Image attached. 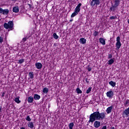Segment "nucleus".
Segmentation results:
<instances>
[{
  "label": "nucleus",
  "instance_id": "obj_35",
  "mask_svg": "<svg viewBox=\"0 0 129 129\" xmlns=\"http://www.w3.org/2000/svg\"><path fill=\"white\" fill-rule=\"evenodd\" d=\"M112 58V55L111 54H110L108 55V59H111Z\"/></svg>",
  "mask_w": 129,
  "mask_h": 129
},
{
  "label": "nucleus",
  "instance_id": "obj_46",
  "mask_svg": "<svg viewBox=\"0 0 129 129\" xmlns=\"http://www.w3.org/2000/svg\"><path fill=\"white\" fill-rule=\"evenodd\" d=\"M70 22H73V19H71L70 20Z\"/></svg>",
  "mask_w": 129,
  "mask_h": 129
},
{
  "label": "nucleus",
  "instance_id": "obj_16",
  "mask_svg": "<svg viewBox=\"0 0 129 129\" xmlns=\"http://www.w3.org/2000/svg\"><path fill=\"white\" fill-rule=\"evenodd\" d=\"M28 126L30 128H34V122H29L28 123Z\"/></svg>",
  "mask_w": 129,
  "mask_h": 129
},
{
  "label": "nucleus",
  "instance_id": "obj_25",
  "mask_svg": "<svg viewBox=\"0 0 129 129\" xmlns=\"http://www.w3.org/2000/svg\"><path fill=\"white\" fill-rule=\"evenodd\" d=\"M73 126H74V123L71 122L69 124V127L70 129H73Z\"/></svg>",
  "mask_w": 129,
  "mask_h": 129
},
{
  "label": "nucleus",
  "instance_id": "obj_9",
  "mask_svg": "<svg viewBox=\"0 0 129 129\" xmlns=\"http://www.w3.org/2000/svg\"><path fill=\"white\" fill-rule=\"evenodd\" d=\"M79 42L81 44L84 45V44H86V39L84 38H81L80 39Z\"/></svg>",
  "mask_w": 129,
  "mask_h": 129
},
{
  "label": "nucleus",
  "instance_id": "obj_20",
  "mask_svg": "<svg viewBox=\"0 0 129 129\" xmlns=\"http://www.w3.org/2000/svg\"><path fill=\"white\" fill-rule=\"evenodd\" d=\"M78 13L79 12H78L76 10H75V12L71 15V18H74V17L77 16V15H78Z\"/></svg>",
  "mask_w": 129,
  "mask_h": 129
},
{
  "label": "nucleus",
  "instance_id": "obj_12",
  "mask_svg": "<svg viewBox=\"0 0 129 129\" xmlns=\"http://www.w3.org/2000/svg\"><path fill=\"white\" fill-rule=\"evenodd\" d=\"M113 107L112 106H111L107 108V109L106 110V111L108 114L110 113V112H111V110H112Z\"/></svg>",
  "mask_w": 129,
  "mask_h": 129
},
{
  "label": "nucleus",
  "instance_id": "obj_28",
  "mask_svg": "<svg viewBox=\"0 0 129 129\" xmlns=\"http://www.w3.org/2000/svg\"><path fill=\"white\" fill-rule=\"evenodd\" d=\"M91 89H92V88H91V87L89 88L87 90L86 93H87V94H88V93H90V92H91Z\"/></svg>",
  "mask_w": 129,
  "mask_h": 129
},
{
  "label": "nucleus",
  "instance_id": "obj_37",
  "mask_svg": "<svg viewBox=\"0 0 129 129\" xmlns=\"http://www.w3.org/2000/svg\"><path fill=\"white\" fill-rule=\"evenodd\" d=\"M107 127H106V125L103 126L101 129H107Z\"/></svg>",
  "mask_w": 129,
  "mask_h": 129
},
{
  "label": "nucleus",
  "instance_id": "obj_3",
  "mask_svg": "<svg viewBox=\"0 0 129 129\" xmlns=\"http://www.w3.org/2000/svg\"><path fill=\"white\" fill-rule=\"evenodd\" d=\"M4 27L6 30H8V29H13V27H14V22L12 21H10L8 22V23H5L4 24Z\"/></svg>",
  "mask_w": 129,
  "mask_h": 129
},
{
  "label": "nucleus",
  "instance_id": "obj_6",
  "mask_svg": "<svg viewBox=\"0 0 129 129\" xmlns=\"http://www.w3.org/2000/svg\"><path fill=\"white\" fill-rule=\"evenodd\" d=\"M113 95H114V93H113V91L112 90H109L106 93L107 97H109V98H112Z\"/></svg>",
  "mask_w": 129,
  "mask_h": 129
},
{
  "label": "nucleus",
  "instance_id": "obj_4",
  "mask_svg": "<svg viewBox=\"0 0 129 129\" xmlns=\"http://www.w3.org/2000/svg\"><path fill=\"white\" fill-rule=\"evenodd\" d=\"M116 47L117 48V49L118 50L120 47H121V43H120V37L119 36H118L116 38Z\"/></svg>",
  "mask_w": 129,
  "mask_h": 129
},
{
  "label": "nucleus",
  "instance_id": "obj_38",
  "mask_svg": "<svg viewBox=\"0 0 129 129\" xmlns=\"http://www.w3.org/2000/svg\"><path fill=\"white\" fill-rule=\"evenodd\" d=\"M88 71L89 72H90V71H91V68H90V67L88 68Z\"/></svg>",
  "mask_w": 129,
  "mask_h": 129
},
{
  "label": "nucleus",
  "instance_id": "obj_11",
  "mask_svg": "<svg viewBox=\"0 0 129 129\" xmlns=\"http://www.w3.org/2000/svg\"><path fill=\"white\" fill-rule=\"evenodd\" d=\"M27 101L28 103H32L34 101V98L32 96L28 97L27 99Z\"/></svg>",
  "mask_w": 129,
  "mask_h": 129
},
{
  "label": "nucleus",
  "instance_id": "obj_15",
  "mask_svg": "<svg viewBox=\"0 0 129 129\" xmlns=\"http://www.w3.org/2000/svg\"><path fill=\"white\" fill-rule=\"evenodd\" d=\"M33 98L35 99V100H39V99L41 98V96L37 94H34Z\"/></svg>",
  "mask_w": 129,
  "mask_h": 129
},
{
  "label": "nucleus",
  "instance_id": "obj_22",
  "mask_svg": "<svg viewBox=\"0 0 129 129\" xmlns=\"http://www.w3.org/2000/svg\"><path fill=\"white\" fill-rule=\"evenodd\" d=\"M43 93L47 94V93H48V92H49V89H48V88H44L43 89Z\"/></svg>",
  "mask_w": 129,
  "mask_h": 129
},
{
  "label": "nucleus",
  "instance_id": "obj_1",
  "mask_svg": "<svg viewBox=\"0 0 129 129\" xmlns=\"http://www.w3.org/2000/svg\"><path fill=\"white\" fill-rule=\"evenodd\" d=\"M106 113L104 112L100 113L99 111L94 112L91 114L89 117L88 122L93 123L94 126L96 128H98L100 126V121L98 120H103L106 117Z\"/></svg>",
  "mask_w": 129,
  "mask_h": 129
},
{
  "label": "nucleus",
  "instance_id": "obj_24",
  "mask_svg": "<svg viewBox=\"0 0 129 129\" xmlns=\"http://www.w3.org/2000/svg\"><path fill=\"white\" fill-rule=\"evenodd\" d=\"M52 36L54 39H55V40H57L59 38V36L57 35V34L56 33H54Z\"/></svg>",
  "mask_w": 129,
  "mask_h": 129
},
{
  "label": "nucleus",
  "instance_id": "obj_40",
  "mask_svg": "<svg viewBox=\"0 0 129 129\" xmlns=\"http://www.w3.org/2000/svg\"><path fill=\"white\" fill-rule=\"evenodd\" d=\"M6 94V93L5 92H3V94H2V97H4L5 96V95Z\"/></svg>",
  "mask_w": 129,
  "mask_h": 129
},
{
  "label": "nucleus",
  "instance_id": "obj_33",
  "mask_svg": "<svg viewBox=\"0 0 129 129\" xmlns=\"http://www.w3.org/2000/svg\"><path fill=\"white\" fill-rule=\"evenodd\" d=\"M28 39H29V37H26L23 38L22 42H26V41H27V40H28Z\"/></svg>",
  "mask_w": 129,
  "mask_h": 129
},
{
  "label": "nucleus",
  "instance_id": "obj_18",
  "mask_svg": "<svg viewBox=\"0 0 129 129\" xmlns=\"http://www.w3.org/2000/svg\"><path fill=\"white\" fill-rule=\"evenodd\" d=\"M109 84L112 86V87H114L115 86V85H116V83H115V82H113L112 81H110L109 82Z\"/></svg>",
  "mask_w": 129,
  "mask_h": 129
},
{
  "label": "nucleus",
  "instance_id": "obj_32",
  "mask_svg": "<svg viewBox=\"0 0 129 129\" xmlns=\"http://www.w3.org/2000/svg\"><path fill=\"white\" fill-rule=\"evenodd\" d=\"M26 120H27V121H31V120H32V119H31V118H30V116H27V117L26 118Z\"/></svg>",
  "mask_w": 129,
  "mask_h": 129
},
{
  "label": "nucleus",
  "instance_id": "obj_17",
  "mask_svg": "<svg viewBox=\"0 0 129 129\" xmlns=\"http://www.w3.org/2000/svg\"><path fill=\"white\" fill-rule=\"evenodd\" d=\"M9 13H10L9 9H4L3 10V12L2 14L3 15H6L7 16V15H8Z\"/></svg>",
  "mask_w": 129,
  "mask_h": 129
},
{
  "label": "nucleus",
  "instance_id": "obj_26",
  "mask_svg": "<svg viewBox=\"0 0 129 129\" xmlns=\"http://www.w3.org/2000/svg\"><path fill=\"white\" fill-rule=\"evenodd\" d=\"M76 91L78 94H81V93H82V91H81V90H80V89L79 88L76 89Z\"/></svg>",
  "mask_w": 129,
  "mask_h": 129
},
{
  "label": "nucleus",
  "instance_id": "obj_14",
  "mask_svg": "<svg viewBox=\"0 0 129 129\" xmlns=\"http://www.w3.org/2000/svg\"><path fill=\"white\" fill-rule=\"evenodd\" d=\"M99 42L102 45H105V40L103 39V38H99Z\"/></svg>",
  "mask_w": 129,
  "mask_h": 129
},
{
  "label": "nucleus",
  "instance_id": "obj_42",
  "mask_svg": "<svg viewBox=\"0 0 129 129\" xmlns=\"http://www.w3.org/2000/svg\"><path fill=\"white\" fill-rule=\"evenodd\" d=\"M20 129H26V128L24 127H22L20 128Z\"/></svg>",
  "mask_w": 129,
  "mask_h": 129
},
{
  "label": "nucleus",
  "instance_id": "obj_34",
  "mask_svg": "<svg viewBox=\"0 0 129 129\" xmlns=\"http://www.w3.org/2000/svg\"><path fill=\"white\" fill-rule=\"evenodd\" d=\"M4 42V38L0 36V44H2Z\"/></svg>",
  "mask_w": 129,
  "mask_h": 129
},
{
  "label": "nucleus",
  "instance_id": "obj_43",
  "mask_svg": "<svg viewBox=\"0 0 129 129\" xmlns=\"http://www.w3.org/2000/svg\"><path fill=\"white\" fill-rule=\"evenodd\" d=\"M11 1H12V2H17V1L18 0H11Z\"/></svg>",
  "mask_w": 129,
  "mask_h": 129
},
{
  "label": "nucleus",
  "instance_id": "obj_48",
  "mask_svg": "<svg viewBox=\"0 0 129 129\" xmlns=\"http://www.w3.org/2000/svg\"><path fill=\"white\" fill-rule=\"evenodd\" d=\"M0 129H4V128H0Z\"/></svg>",
  "mask_w": 129,
  "mask_h": 129
},
{
  "label": "nucleus",
  "instance_id": "obj_27",
  "mask_svg": "<svg viewBox=\"0 0 129 129\" xmlns=\"http://www.w3.org/2000/svg\"><path fill=\"white\" fill-rule=\"evenodd\" d=\"M98 34H99V33H98V32H97L96 31H94L93 36L94 37H97L98 35Z\"/></svg>",
  "mask_w": 129,
  "mask_h": 129
},
{
  "label": "nucleus",
  "instance_id": "obj_8",
  "mask_svg": "<svg viewBox=\"0 0 129 129\" xmlns=\"http://www.w3.org/2000/svg\"><path fill=\"white\" fill-rule=\"evenodd\" d=\"M35 67L37 69H42V67H43V64L40 62H37L35 63Z\"/></svg>",
  "mask_w": 129,
  "mask_h": 129
},
{
  "label": "nucleus",
  "instance_id": "obj_5",
  "mask_svg": "<svg viewBox=\"0 0 129 129\" xmlns=\"http://www.w3.org/2000/svg\"><path fill=\"white\" fill-rule=\"evenodd\" d=\"M100 4V1L99 0H92L90 2V6L94 7V6H98Z\"/></svg>",
  "mask_w": 129,
  "mask_h": 129
},
{
  "label": "nucleus",
  "instance_id": "obj_41",
  "mask_svg": "<svg viewBox=\"0 0 129 129\" xmlns=\"http://www.w3.org/2000/svg\"><path fill=\"white\" fill-rule=\"evenodd\" d=\"M28 6L29 8H32V5L31 4H28Z\"/></svg>",
  "mask_w": 129,
  "mask_h": 129
},
{
  "label": "nucleus",
  "instance_id": "obj_39",
  "mask_svg": "<svg viewBox=\"0 0 129 129\" xmlns=\"http://www.w3.org/2000/svg\"><path fill=\"white\" fill-rule=\"evenodd\" d=\"M86 82H87V83H89V80H88V79H86Z\"/></svg>",
  "mask_w": 129,
  "mask_h": 129
},
{
  "label": "nucleus",
  "instance_id": "obj_19",
  "mask_svg": "<svg viewBox=\"0 0 129 129\" xmlns=\"http://www.w3.org/2000/svg\"><path fill=\"white\" fill-rule=\"evenodd\" d=\"M14 101H15L16 103H21V100H20V96H18L17 97L15 98Z\"/></svg>",
  "mask_w": 129,
  "mask_h": 129
},
{
  "label": "nucleus",
  "instance_id": "obj_23",
  "mask_svg": "<svg viewBox=\"0 0 129 129\" xmlns=\"http://www.w3.org/2000/svg\"><path fill=\"white\" fill-rule=\"evenodd\" d=\"M114 62V60H113V59H111L108 60V65H112V64H113Z\"/></svg>",
  "mask_w": 129,
  "mask_h": 129
},
{
  "label": "nucleus",
  "instance_id": "obj_13",
  "mask_svg": "<svg viewBox=\"0 0 129 129\" xmlns=\"http://www.w3.org/2000/svg\"><path fill=\"white\" fill-rule=\"evenodd\" d=\"M19 7L16 6L13 8V13H19Z\"/></svg>",
  "mask_w": 129,
  "mask_h": 129
},
{
  "label": "nucleus",
  "instance_id": "obj_47",
  "mask_svg": "<svg viewBox=\"0 0 129 129\" xmlns=\"http://www.w3.org/2000/svg\"><path fill=\"white\" fill-rule=\"evenodd\" d=\"M127 120H128V121H129V117H128V118H127Z\"/></svg>",
  "mask_w": 129,
  "mask_h": 129
},
{
  "label": "nucleus",
  "instance_id": "obj_7",
  "mask_svg": "<svg viewBox=\"0 0 129 129\" xmlns=\"http://www.w3.org/2000/svg\"><path fill=\"white\" fill-rule=\"evenodd\" d=\"M129 115V107L128 108L125 109L122 113V117L126 116V117H127Z\"/></svg>",
  "mask_w": 129,
  "mask_h": 129
},
{
  "label": "nucleus",
  "instance_id": "obj_31",
  "mask_svg": "<svg viewBox=\"0 0 129 129\" xmlns=\"http://www.w3.org/2000/svg\"><path fill=\"white\" fill-rule=\"evenodd\" d=\"M116 19H117V17H116V16L110 17V20H115Z\"/></svg>",
  "mask_w": 129,
  "mask_h": 129
},
{
  "label": "nucleus",
  "instance_id": "obj_10",
  "mask_svg": "<svg viewBox=\"0 0 129 129\" xmlns=\"http://www.w3.org/2000/svg\"><path fill=\"white\" fill-rule=\"evenodd\" d=\"M81 6H82V4L80 3L78 5V6H77V7L75 8V11H76L77 12H80V7H81Z\"/></svg>",
  "mask_w": 129,
  "mask_h": 129
},
{
  "label": "nucleus",
  "instance_id": "obj_44",
  "mask_svg": "<svg viewBox=\"0 0 129 129\" xmlns=\"http://www.w3.org/2000/svg\"><path fill=\"white\" fill-rule=\"evenodd\" d=\"M1 111H2V106H1V105H0V112H1Z\"/></svg>",
  "mask_w": 129,
  "mask_h": 129
},
{
  "label": "nucleus",
  "instance_id": "obj_36",
  "mask_svg": "<svg viewBox=\"0 0 129 129\" xmlns=\"http://www.w3.org/2000/svg\"><path fill=\"white\" fill-rule=\"evenodd\" d=\"M4 9L3 8H0V14H3Z\"/></svg>",
  "mask_w": 129,
  "mask_h": 129
},
{
  "label": "nucleus",
  "instance_id": "obj_45",
  "mask_svg": "<svg viewBox=\"0 0 129 129\" xmlns=\"http://www.w3.org/2000/svg\"><path fill=\"white\" fill-rule=\"evenodd\" d=\"M110 129H115L114 127H111Z\"/></svg>",
  "mask_w": 129,
  "mask_h": 129
},
{
  "label": "nucleus",
  "instance_id": "obj_21",
  "mask_svg": "<svg viewBox=\"0 0 129 129\" xmlns=\"http://www.w3.org/2000/svg\"><path fill=\"white\" fill-rule=\"evenodd\" d=\"M29 77H30V79H33L34 78V73L29 72L28 74Z\"/></svg>",
  "mask_w": 129,
  "mask_h": 129
},
{
  "label": "nucleus",
  "instance_id": "obj_30",
  "mask_svg": "<svg viewBox=\"0 0 129 129\" xmlns=\"http://www.w3.org/2000/svg\"><path fill=\"white\" fill-rule=\"evenodd\" d=\"M24 61H25V59H21L19 60L18 63H19V64H22V63H24Z\"/></svg>",
  "mask_w": 129,
  "mask_h": 129
},
{
  "label": "nucleus",
  "instance_id": "obj_29",
  "mask_svg": "<svg viewBox=\"0 0 129 129\" xmlns=\"http://www.w3.org/2000/svg\"><path fill=\"white\" fill-rule=\"evenodd\" d=\"M129 104V100L127 99L125 103L124 104V106H127Z\"/></svg>",
  "mask_w": 129,
  "mask_h": 129
},
{
  "label": "nucleus",
  "instance_id": "obj_2",
  "mask_svg": "<svg viewBox=\"0 0 129 129\" xmlns=\"http://www.w3.org/2000/svg\"><path fill=\"white\" fill-rule=\"evenodd\" d=\"M120 4V0H114V5H112V6L110 8V11L112 12H116L117 11V7L119 6Z\"/></svg>",
  "mask_w": 129,
  "mask_h": 129
}]
</instances>
